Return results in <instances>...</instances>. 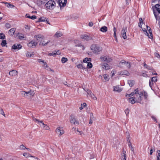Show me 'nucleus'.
Segmentation results:
<instances>
[{
  "mask_svg": "<svg viewBox=\"0 0 160 160\" xmlns=\"http://www.w3.org/2000/svg\"><path fill=\"white\" fill-rule=\"evenodd\" d=\"M5 36L3 33H0V39H3L5 38Z\"/></svg>",
  "mask_w": 160,
  "mask_h": 160,
  "instance_id": "obj_39",
  "label": "nucleus"
},
{
  "mask_svg": "<svg viewBox=\"0 0 160 160\" xmlns=\"http://www.w3.org/2000/svg\"><path fill=\"white\" fill-rule=\"evenodd\" d=\"M124 66H126L128 68H130L131 67L130 63L128 62H126L124 60H122L118 64V67L122 68Z\"/></svg>",
  "mask_w": 160,
  "mask_h": 160,
  "instance_id": "obj_4",
  "label": "nucleus"
},
{
  "mask_svg": "<svg viewBox=\"0 0 160 160\" xmlns=\"http://www.w3.org/2000/svg\"><path fill=\"white\" fill-rule=\"evenodd\" d=\"M93 121L92 120V119L91 117H90V118L89 120V123L90 124H91L92 123Z\"/></svg>",
  "mask_w": 160,
  "mask_h": 160,
  "instance_id": "obj_61",
  "label": "nucleus"
},
{
  "mask_svg": "<svg viewBox=\"0 0 160 160\" xmlns=\"http://www.w3.org/2000/svg\"><path fill=\"white\" fill-rule=\"evenodd\" d=\"M27 92H25L23 91H22L21 92V93L22 95L23 96V97L27 98Z\"/></svg>",
  "mask_w": 160,
  "mask_h": 160,
  "instance_id": "obj_32",
  "label": "nucleus"
},
{
  "mask_svg": "<svg viewBox=\"0 0 160 160\" xmlns=\"http://www.w3.org/2000/svg\"><path fill=\"white\" fill-rule=\"evenodd\" d=\"M125 112L127 115L128 114L129 112V110L128 109H127L125 110Z\"/></svg>",
  "mask_w": 160,
  "mask_h": 160,
  "instance_id": "obj_60",
  "label": "nucleus"
},
{
  "mask_svg": "<svg viewBox=\"0 0 160 160\" xmlns=\"http://www.w3.org/2000/svg\"><path fill=\"white\" fill-rule=\"evenodd\" d=\"M77 67L80 69H85V68L84 67L83 65L81 64H79L77 65Z\"/></svg>",
  "mask_w": 160,
  "mask_h": 160,
  "instance_id": "obj_28",
  "label": "nucleus"
},
{
  "mask_svg": "<svg viewBox=\"0 0 160 160\" xmlns=\"http://www.w3.org/2000/svg\"><path fill=\"white\" fill-rule=\"evenodd\" d=\"M48 55L50 56H54L55 55H56V51H54L52 53H49Z\"/></svg>",
  "mask_w": 160,
  "mask_h": 160,
  "instance_id": "obj_43",
  "label": "nucleus"
},
{
  "mask_svg": "<svg viewBox=\"0 0 160 160\" xmlns=\"http://www.w3.org/2000/svg\"><path fill=\"white\" fill-rule=\"evenodd\" d=\"M31 42L32 44V47L33 46H36L37 44V43H35V42L34 41H31Z\"/></svg>",
  "mask_w": 160,
  "mask_h": 160,
  "instance_id": "obj_55",
  "label": "nucleus"
},
{
  "mask_svg": "<svg viewBox=\"0 0 160 160\" xmlns=\"http://www.w3.org/2000/svg\"><path fill=\"white\" fill-rule=\"evenodd\" d=\"M43 66L44 67V68L45 69H47V70H48V71H52L50 68H48L47 64L46 62H44Z\"/></svg>",
  "mask_w": 160,
  "mask_h": 160,
  "instance_id": "obj_31",
  "label": "nucleus"
},
{
  "mask_svg": "<svg viewBox=\"0 0 160 160\" xmlns=\"http://www.w3.org/2000/svg\"><path fill=\"white\" fill-rule=\"evenodd\" d=\"M93 25V23L92 22H90L88 24V25L90 27H92Z\"/></svg>",
  "mask_w": 160,
  "mask_h": 160,
  "instance_id": "obj_58",
  "label": "nucleus"
},
{
  "mask_svg": "<svg viewBox=\"0 0 160 160\" xmlns=\"http://www.w3.org/2000/svg\"><path fill=\"white\" fill-rule=\"evenodd\" d=\"M153 13H154V15L155 16V18L157 20V16L158 15L157 14V13L156 12L155 10L153 9Z\"/></svg>",
  "mask_w": 160,
  "mask_h": 160,
  "instance_id": "obj_51",
  "label": "nucleus"
},
{
  "mask_svg": "<svg viewBox=\"0 0 160 160\" xmlns=\"http://www.w3.org/2000/svg\"><path fill=\"white\" fill-rule=\"evenodd\" d=\"M23 155L26 158L32 157V156H31V155L30 154L26 152L24 153L23 154Z\"/></svg>",
  "mask_w": 160,
  "mask_h": 160,
  "instance_id": "obj_36",
  "label": "nucleus"
},
{
  "mask_svg": "<svg viewBox=\"0 0 160 160\" xmlns=\"http://www.w3.org/2000/svg\"><path fill=\"white\" fill-rule=\"evenodd\" d=\"M153 82H152L151 81H149V86H150V87H151L153 85Z\"/></svg>",
  "mask_w": 160,
  "mask_h": 160,
  "instance_id": "obj_64",
  "label": "nucleus"
},
{
  "mask_svg": "<svg viewBox=\"0 0 160 160\" xmlns=\"http://www.w3.org/2000/svg\"><path fill=\"white\" fill-rule=\"evenodd\" d=\"M154 55L155 57L158 58H160V55L157 52H155L154 53Z\"/></svg>",
  "mask_w": 160,
  "mask_h": 160,
  "instance_id": "obj_50",
  "label": "nucleus"
},
{
  "mask_svg": "<svg viewBox=\"0 0 160 160\" xmlns=\"http://www.w3.org/2000/svg\"><path fill=\"white\" fill-rule=\"evenodd\" d=\"M74 42L75 44L76 47H81L82 48V49L83 50L84 49L85 47L84 45L81 44V43L80 42L79 40H74Z\"/></svg>",
  "mask_w": 160,
  "mask_h": 160,
  "instance_id": "obj_7",
  "label": "nucleus"
},
{
  "mask_svg": "<svg viewBox=\"0 0 160 160\" xmlns=\"http://www.w3.org/2000/svg\"><path fill=\"white\" fill-rule=\"evenodd\" d=\"M0 114L5 117V114L4 113L3 109L1 108H0Z\"/></svg>",
  "mask_w": 160,
  "mask_h": 160,
  "instance_id": "obj_48",
  "label": "nucleus"
},
{
  "mask_svg": "<svg viewBox=\"0 0 160 160\" xmlns=\"http://www.w3.org/2000/svg\"><path fill=\"white\" fill-rule=\"evenodd\" d=\"M67 2V0H59L58 3L60 8L65 6Z\"/></svg>",
  "mask_w": 160,
  "mask_h": 160,
  "instance_id": "obj_11",
  "label": "nucleus"
},
{
  "mask_svg": "<svg viewBox=\"0 0 160 160\" xmlns=\"http://www.w3.org/2000/svg\"><path fill=\"white\" fill-rule=\"evenodd\" d=\"M144 32H145V34L148 36V37L149 38H151V37H150L149 35L148 32H147V31L145 29H144V30H143Z\"/></svg>",
  "mask_w": 160,
  "mask_h": 160,
  "instance_id": "obj_46",
  "label": "nucleus"
},
{
  "mask_svg": "<svg viewBox=\"0 0 160 160\" xmlns=\"http://www.w3.org/2000/svg\"><path fill=\"white\" fill-rule=\"evenodd\" d=\"M47 20L46 18H45L44 17H42L39 19L38 22H45V21H47Z\"/></svg>",
  "mask_w": 160,
  "mask_h": 160,
  "instance_id": "obj_27",
  "label": "nucleus"
},
{
  "mask_svg": "<svg viewBox=\"0 0 160 160\" xmlns=\"http://www.w3.org/2000/svg\"><path fill=\"white\" fill-rule=\"evenodd\" d=\"M100 60L101 61L106 62H109L112 61V59L108 56L102 55L100 57Z\"/></svg>",
  "mask_w": 160,
  "mask_h": 160,
  "instance_id": "obj_5",
  "label": "nucleus"
},
{
  "mask_svg": "<svg viewBox=\"0 0 160 160\" xmlns=\"http://www.w3.org/2000/svg\"><path fill=\"white\" fill-rule=\"evenodd\" d=\"M68 61V59L67 58L63 57L61 59L62 62V63H64Z\"/></svg>",
  "mask_w": 160,
  "mask_h": 160,
  "instance_id": "obj_42",
  "label": "nucleus"
},
{
  "mask_svg": "<svg viewBox=\"0 0 160 160\" xmlns=\"http://www.w3.org/2000/svg\"><path fill=\"white\" fill-rule=\"evenodd\" d=\"M86 104L85 103H83L81 105V106L80 107L79 109L80 110H82L83 108V107H82V106H83L84 107H85L86 106Z\"/></svg>",
  "mask_w": 160,
  "mask_h": 160,
  "instance_id": "obj_44",
  "label": "nucleus"
},
{
  "mask_svg": "<svg viewBox=\"0 0 160 160\" xmlns=\"http://www.w3.org/2000/svg\"><path fill=\"white\" fill-rule=\"evenodd\" d=\"M91 49L93 53L96 54H98V52L101 51L102 50V47L96 44L92 45L91 46Z\"/></svg>",
  "mask_w": 160,
  "mask_h": 160,
  "instance_id": "obj_2",
  "label": "nucleus"
},
{
  "mask_svg": "<svg viewBox=\"0 0 160 160\" xmlns=\"http://www.w3.org/2000/svg\"><path fill=\"white\" fill-rule=\"evenodd\" d=\"M9 75L11 76H14L17 74V72L15 70H13L10 71L9 73Z\"/></svg>",
  "mask_w": 160,
  "mask_h": 160,
  "instance_id": "obj_16",
  "label": "nucleus"
},
{
  "mask_svg": "<svg viewBox=\"0 0 160 160\" xmlns=\"http://www.w3.org/2000/svg\"><path fill=\"white\" fill-rule=\"evenodd\" d=\"M113 91H116L117 92H120L122 91V89L119 87L118 86H116L113 87Z\"/></svg>",
  "mask_w": 160,
  "mask_h": 160,
  "instance_id": "obj_13",
  "label": "nucleus"
},
{
  "mask_svg": "<svg viewBox=\"0 0 160 160\" xmlns=\"http://www.w3.org/2000/svg\"><path fill=\"white\" fill-rule=\"evenodd\" d=\"M6 44V41L5 40H3L2 41L1 45L2 47H4L5 46Z\"/></svg>",
  "mask_w": 160,
  "mask_h": 160,
  "instance_id": "obj_37",
  "label": "nucleus"
},
{
  "mask_svg": "<svg viewBox=\"0 0 160 160\" xmlns=\"http://www.w3.org/2000/svg\"><path fill=\"white\" fill-rule=\"evenodd\" d=\"M28 47H32V44L31 43V42L28 44Z\"/></svg>",
  "mask_w": 160,
  "mask_h": 160,
  "instance_id": "obj_63",
  "label": "nucleus"
},
{
  "mask_svg": "<svg viewBox=\"0 0 160 160\" xmlns=\"http://www.w3.org/2000/svg\"><path fill=\"white\" fill-rule=\"evenodd\" d=\"M155 8L156 9V11L158 12V13H160V5L158 4H156L155 5Z\"/></svg>",
  "mask_w": 160,
  "mask_h": 160,
  "instance_id": "obj_24",
  "label": "nucleus"
},
{
  "mask_svg": "<svg viewBox=\"0 0 160 160\" xmlns=\"http://www.w3.org/2000/svg\"><path fill=\"white\" fill-rule=\"evenodd\" d=\"M26 55L27 57L28 56L29 57H31L32 56V54H31V52H28L26 54Z\"/></svg>",
  "mask_w": 160,
  "mask_h": 160,
  "instance_id": "obj_57",
  "label": "nucleus"
},
{
  "mask_svg": "<svg viewBox=\"0 0 160 160\" xmlns=\"http://www.w3.org/2000/svg\"><path fill=\"white\" fill-rule=\"evenodd\" d=\"M127 28H123L121 32V36L124 39H126L127 38V37L126 35L127 32Z\"/></svg>",
  "mask_w": 160,
  "mask_h": 160,
  "instance_id": "obj_8",
  "label": "nucleus"
},
{
  "mask_svg": "<svg viewBox=\"0 0 160 160\" xmlns=\"http://www.w3.org/2000/svg\"><path fill=\"white\" fill-rule=\"evenodd\" d=\"M113 31H114V38L116 37V32L117 29L115 27H114L113 28Z\"/></svg>",
  "mask_w": 160,
  "mask_h": 160,
  "instance_id": "obj_49",
  "label": "nucleus"
},
{
  "mask_svg": "<svg viewBox=\"0 0 160 160\" xmlns=\"http://www.w3.org/2000/svg\"><path fill=\"white\" fill-rule=\"evenodd\" d=\"M6 27L7 28H10L11 25L9 23H7L6 24Z\"/></svg>",
  "mask_w": 160,
  "mask_h": 160,
  "instance_id": "obj_56",
  "label": "nucleus"
},
{
  "mask_svg": "<svg viewBox=\"0 0 160 160\" xmlns=\"http://www.w3.org/2000/svg\"><path fill=\"white\" fill-rule=\"evenodd\" d=\"M120 74L122 75H126L127 76H129L130 75V73L127 71H123L120 72Z\"/></svg>",
  "mask_w": 160,
  "mask_h": 160,
  "instance_id": "obj_23",
  "label": "nucleus"
},
{
  "mask_svg": "<svg viewBox=\"0 0 160 160\" xmlns=\"http://www.w3.org/2000/svg\"><path fill=\"white\" fill-rule=\"evenodd\" d=\"M25 38L24 35L22 34H20L18 35V38L20 39L21 40H24V38Z\"/></svg>",
  "mask_w": 160,
  "mask_h": 160,
  "instance_id": "obj_35",
  "label": "nucleus"
},
{
  "mask_svg": "<svg viewBox=\"0 0 160 160\" xmlns=\"http://www.w3.org/2000/svg\"><path fill=\"white\" fill-rule=\"evenodd\" d=\"M100 65L105 70H108L110 68V66L107 63H104L103 64H101Z\"/></svg>",
  "mask_w": 160,
  "mask_h": 160,
  "instance_id": "obj_12",
  "label": "nucleus"
},
{
  "mask_svg": "<svg viewBox=\"0 0 160 160\" xmlns=\"http://www.w3.org/2000/svg\"><path fill=\"white\" fill-rule=\"evenodd\" d=\"M40 123L41 124V125H40L41 126L45 129L48 130L49 129V127L47 125L45 124L42 121H40Z\"/></svg>",
  "mask_w": 160,
  "mask_h": 160,
  "instance_id": "obj_15",
  "label": "nucleus"
},
{
  "mask_svg": "<svg viewBox=\"0 0 160 160\" xmlns=\"http://www.w3.org/2000/svg\"><path fill=\"white\" fill-rule=\"evenodd\" d=\"M144 67H145L146 68H147L149 70H153L152 68L150 67V66L148 65L146 63L144 64Z\"/></svg>",
  "mask_w": 160,
  "mask_h": 160,
  "instance_id": "obj_30",
  "label": "nucleus"
},
{
  "mask_svg": "<svg viewBox=\"0 0 160 160\" xmlns=\"http://www.w3.org/2000/svg\"><path fill=\"white\" fill-rule=\"evenodd\" d=\"M33 118V120L34 121H35L36 122L37 121V122H38V123H39V122H40V120H38L37 119H36V118H34V117H33L32 118Z\"/></svg>",
  "mask_w": 160,
  "mask_h": 160,
  "instance_id": "obj_54",
  "label": "nucleus"
},
{
  "mask_svg": "<svg viewBox=\"0 0 160 160\" xmlns=\"http://www.w3.org/2000/svg\"><path fill=\"white\" fill-rule=\"evenodd\" d=\"M81 38L87 41H88L92 39V37L86 34L81 35Z\"/></svg>",
  "mask_w": 160,
  "mask_h": 160,
  "instance_id": "obj_10",
  "label": "nucleus"
},
{
  "mask_svg": "<svg viewBox=\"0 0 160 160\" xmlns=\"http://www.w3.org/2000/svg\"><path fill=\"white\" fill-rule=\"evenodd\" d=\"M157 152L158 154V156H157V157H158L159 158V159H160V150H158L157 151Z\"/></svg>",
  "mask_w": 160,
  "mask_h": 160,
  "instance_id": "obj_62",
  "label": "nucleus"
},
{
  "mask_svg": "<svg viewBox=\"0 0 160 160\" xmlns=\"http://www.w3.org/2000/svg\"><path fill=\"white\" fill-rule=\"evenodd\" d=\"M16 28H12L8 32V33L10 35H13L14 33V32L15 31Z\"/></svg>",
  "mask_w": 160,
  "mask_h": 160,
  "instance_id": "obj_20",
  "label": "nucleus"
},
{
  "mask_svg": "<svg viewBox=\"0 0 160 160\" xmlns=\"http://www.w3.org/2000/svg\"><path fill=\"white\" fill-rule=\"evenodd\" d=\"M62 34L59 31L57 32L54 35V37L55 38H58L62 36Z\"/></svg>",
  "mask_w": 160,
  "mask_h": 160,
  "instance_id": "obj_18",
  "label": "nucleus"
},
{
  "mask_svg": "<svg viewBox=\"0 0 160 160\" xmlns=\"http://www.w3.org/2000/svg\"><path fill=\"white\" fill-rule=\"evenodd\" d=\"M123 155L122 156V158L124 160H126V155L125 154L126 151L123 150Z\"/></svg>",
  "mask_w": 160,
  "mask_h": 160,
  "instance_id": "obj_29",
  "label": "nucleus"
},
{
  "mask_svg": "<svg viewBox=\"0 0 160 160\" xmlns=\"http://www.w3.org/2000/svg\"><path fill=\"white\" fill-rule=\"evenodd\" d=\"M134 81L133 80H128V83L130 87H132L134 84Z\"/></svg>",
  "mask_w": 160,
  "mask_h": 160,
  "instance_id": "obj_25",
  "label": "nucleus"
},
{
  "mask_svg": "<svg viewBox=\"0 0 160 160\" xmlns=\"http://www.w3.org/2000/svg\"><path fill=\"white\" fill-rule=\"evenodd\" d=\"M100 31L103 32H106L108 31V28L106 26H103L101 28Z\"/></svg>",
  "mask_w": 160,
  "mask_h": 160,
  "instance_id": "obj_21",
  "label": "nucleus"
},
{
  "mask_svg": "<svg viewBox=\"0 0 160 160\" xmlns=\"http://www.w3.org/2000/svg\"><path fill=\"white\" fill-rule=\"evenodd\" d=\"M128 145H129V147L130 148L131 150L133 152L134 150V148L132 147V146L131 145V143L129 144H128Z\"/></svg>",
  "mask_w": 160,
  "mask_h": 160,
  "instance_id": "obj_52",
  "label": "nucleus"
},
{
  "mask_svg": "<svg viewBox=\"0 0 160 160\" xmlns=\"http://www.w3.org/2000/svg\"><path fill=\"white\" fill-rule=\"evenodd\" d=\"M87 66L88 68H90L92 67V63L89 62H88L87 64Z\"/></svg>",
  "mask_w": 160,
  "mask_h": 160,
  "instance_id": "obj_40",
  "label": "nucleus"
},
{
  "mask_svg": "<svg viewBox=\"0 0 160 160\" xmlns=\"http://www.w3.org/2000/svg\"><path fill=\"white\" fill-rule=\"evenodd\" d=\"M70 122L71 123H73L76 125H78L79 124V122L78 120H77L75 118V116L73 115H71Z\"/></svg>",
  "mask_w": 160,
  "mask_h": 160,
  "instance_id": "obj_6",
  "label": "nucleus"
},
{
  "mask_svg": "<svg viewBox=\"0 0 160 160\" xmlns=\"http://www.w3.org/2000/svg\"><path fill=\"white\" fill-rule=\"evenodd\" d=\"M45 6L48 9H53L55 7V2L52 0H50L46 4Z\"/></svg>",
  "mask_w": 160,
  "mask_h": 160,
  "instance_id": "obj_3",
  "label": "nucleus"
},
{
  "mask_svg": "<svg viewBox=\"0 0 160 160\" xmlns=\"http://www.w3.org/2000/svg\"><path fill=\"white\" fill-rule=\"evenodd\" d=\"M56 132L60 136L64 133V131L62 129H61L60 127H58L56 128Z\"/></svg>",
  "mask_w": 160,
  "mask_h": 160,
  "instance_id": "obj_9",
  "label": "nucleus"
},
{
  "mask_svg": "<svg viewBox=\"0 0 160 160\" xmlns=\"http://www.w3.org/2000/svg\"><path fill=\"white\" fill-rule=\"evenodd\" d=\"M27 97H31L32 96H33L35 94V93L33 91H31V90H30L29 91L27 92Z\"/></svg>",
  "mask_w": 160,
  "mask_h": 160,
  "instance_id": "obj_22",
  "label": "nucleus"
},
{
  "mask_svg": "<svg viewBox=\"0 0 160 160\" xmlns=\"http://www.w3.org/2000/svg\"><path fill=\"white\" fill-rule=\"evenodd\" d=\"M103 77L106 81H108L109 80V76L107 74L103 75Z\"/></svg>",
  "mask_w": 160,
  "mask_h": 160,
  "instance_id": "obj_34",
  "label": "nucleus"
},
{
  "mask_svg": "<svg viewBox=\"0 0 160 160\" xmlns=\"http://www.w3.org/2000/svg\"><path fill=\"white\" fill-rule=\"evenodd\" d=\"M85 91L87 92L89 96L90 97H92V92L89 90H88L87 91L85 90L84 89Z\"/></svg>",
  "mask_w": 160,
  "mask_h": 160,
  "instance_id": "obj_38",
  "label": "nucleus"
},
{
  "mask_svg": "<svg viewBox=\"0 0 160 160\" xmlns=\"http://www.w3.org/2000/svg\"><path fill=\"white\" fill-rule=\"evenodd\" d=\"M7 7L8 8H12L14 7V6L13 5H12L10 3H8L7 5Z\"/></svg>",
  "mask_w": 160,
  "mask_h": 160,
  "instance_id": "obj_47",
  "label": "nucleus"
},
{
  "mask_svg": "<svg viewBox=\"0 0 160 160\" xmlns=\"http://www.w3.org/2000/svg\"><path fill=\"white\" fill-rule=\"evenodd\" d=\"M20 149H26V147L24 146L23 145H22L20 146Z\"/></svg>",
  "mask_w": 160,
  "mask_h": 160,
  "instance_id": "obj_53",
  "label": "nucleus"
},
{
  "mask_svg": "<svg viewBox=\"0 0 160 160\" xmlns=\"http://www.w3.org/2000/svg\"><path fill=\"white\" fill-rule=\"evenodd\" d=\"M49 42L50 41H48L46 43H44V42H40L39 43V45L40 46H45L48 44Z\"/></svg>",
  "mask_w": 160,
  "mask_h": 160,
  "instance_id": "obj_33",
  "label": "nucleus"
},
{
  "mask_svg": "<svg viewBox=\"0 0 160 160\" xmlns=\"http://www.w3.org/2000/svg\"><path fill=\"white\" fill-rule=\"evenodd\" d=\"M147 28L148 30V31L149 32V33L150 34L149 36L150 37H151V38H152V32L151 31V29L149 27L147 26Z\"/></svg>",
  "mask_w": 160,
  "mask_h": 160,
  "instance_id": "obj_26",
  "label": "nucleus"
},
{
  "mask_svg": "<svg viewBox=\"0 0 160 160\" xmlns=\"http://www.w3.org/2000/svg\"><path fill=\"white\" fill-rule=\"evenodd\" d=\"M22 46L20 44H14L12 46V48L14 49H20L22 48Z\"/></svg>",
  "mask_w": 160,
  "mask_h": 160,
  "instance_id": "obj_14",
  "label": "nucleus"
},
{
  "mask_svg": "<svg viewBox=\"0 0 160 160\" xmlns=\"http://www.w3.org/2000/svg\"><path fill=\"white\" fill-rule=\"evenodd\" d=\"M136 102V98L134 96L129 99V102L131 103H134Z\"/></svg>",
  "mask_w": 160,
  "mask_h": 160,
  "instance_id": "obj_17",
  "label": "nucleus"
},
{
  "mask_svg": "<svg viewBox=\"0 0 160 160\" xmlns=\"http://www.w3.org/2000/svg\"><path fill=\"white\" fill-rule=\"evenodd\" d=\"M157 78L156 77H154L152 78L151 80L152 82H157Z\"/></svg>",
  "mask_w": 160,
  "mask_h": 160,
  "instance_id": "obj_45",
  "label": "nucleus"
},
{
  "mask_svg": "<svg viewBox=\"0 0 160 160\" xmlns=\"http://www.w3.org/2000/svg\"><path fill=\"white\" fill-rule=\"evenodd\" d=\"M138 92V88H137L134 90V92L129 94V96H133L136 98V102L141 103L142 100L141 96H142V94L141 93Z\"/></svg>",
  "mask_w": 160,
  "mask_h": 160,
  "instance_id": "obj_1",
  "label": "nucleus"
},
{
  "mask_svg": "<svg viewBox=\"0 0 160 160\" xmlns=\"http://www.w3.org/2000/svg\"><path fill=\"white\" fill-rule=\"evenodd\" d=\"M34 38H36L37 40H38L40 38L43 39L44 37L41 34H38L34 36Z\"/></svg>",
  "mask_w": 160,
  "mask_h": 160,
  "instance_id": "obj_19",
  "label": "nucleus"
},
{
  "mask_svg": "<svg viewBox=\"0 0 160 160\" xmlns=\"http://www.w3.org/2000/svg\"><path fill=\"white\" fill-rule=\"evenodd\" d=\"M90 59V58H85L83 59V62H84L88 63V62H89L90 61V60L89 59Z\"/></svg>",
  "mask_w": 160,
  "mask_h": 160,
  "instance_id": "obj_41",
  "label": "nucleus"
},
{
  "mask_svg": "<svg viewBox=\"0 0 160 160\" xmlns=\"http://www.w3.org/2000/svg\"><path fill=\"white\" fill-rule=\"evenodd\" d=\"M36 18V17L35 15H33L32 17H31V18H30L31 19H34Z\"/></svg>",
  "mask_w": 160,
  "mask_h": 160,
  "instance_id": "obj_59",
  "label": "nucleus"
}]
</instances>
